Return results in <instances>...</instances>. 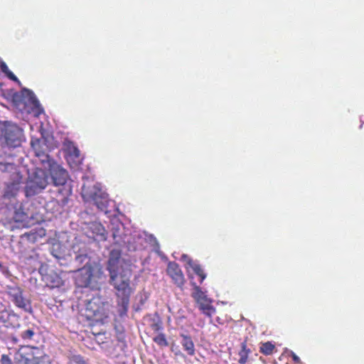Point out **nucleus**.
<instances>
[{
  "mask_svg": "<svg viewBox=\"0 0 364 364\" xmlns=\"http://www.w3.org/2000/svg\"><path fill=\"white\" fill-rule=\"evenodd\" d=\"M120 252L112 250L108 260L107 270L110 277V284L116 289L117 304L122 308V313H127L130 303L132 289L130 287V277L126 274L117 273V262Z\"/></svg>",
  "mask_w": 364,
  "mask_h": 364,
  "instance_id": "obj_1",
  "label": "nucleus"
},
{
  "mask_svg": "<svg viewBox=\"0 0 364 364\" xmlns=\"http://www.w3.org/2000/svg\"><path fill=\"white\" fill-rule=\"evenodd\" d=\"M81 196L85 203H92L98 209L106 210L109 203L108 195L102 191L98 183L92 181L84 183Z\"/></svg>",
  "mask_w": 364,
  "mask_h": 364,
  "instance_id": "obj_2",
  "label": "nucleus"
},
{
  "mask_svg": "<svg viewBox=\"0 0 364 364\" xmlns=\"http://www.w3.org/2000/svg\"><path fill=\"white\" fill-rule=\"evenodd\" d=\"M48 184V176L46 171L37 169L28 178L25 186L26 197L33 196L42 192Z\"/></svg>",
  "mask_w": 364,
  "mask_h": 364,
  "instance_id": "obj_3",
  "label": "nucleus"
},
{
  "mask_svg": "<svg viewBox=\"0 0 364 364\" xmlns=\"http://www.w3.org/2000/svg\"><path fill=\"white\" fill-rule=\"evenodd\" d=\"M6 292L9 299L20 309L26 312L32 311L31 299L23 296V290L18 285H7Z\"/></svg>",
  "mask_w": 364,
  "mask_h": 364,
  "instance_id": "obj_4",
  "label": "nucleus"
},
{
  "mask_svg": "<svg viewBox=\"0 0 364 364\" xmlns=\"http://www.w3.org/2000/svg\"><path fill=\"white\" fill-rule=\"evenodd\" d=\"M193 287L192 297L198 304L199 309L207 316L211 317L215 312V309L212 304V300L205 295V291L195 282H191Z\"/></svg>",
  "mask_w": 364,
  "mask_h": 364,
  "instance_id": "obj_5",
  "label": "nucleus"
},
{
  "mask_svg": "<svg viewBox=\"0 0 364 364\" xmlns=\"http://www.w3.org/2000/svg\"><path fill=\"white\" fill-rule=\"evenodd\" d=\"M16 364H51L50 356L41 352L36 347L20 353Z\"/></svg>",
  "mask_w": 364,
  "mask_h": 364,
  "instance_id": "obj_6",
  "label": "nucleus"
},
{
  "mask_svg": "<svg viewBox=\"0 0 364 364\" xmlns=\"http://www.w3.org/2000/svg\"><path fill=\"white\" fill-rule=\"evenodd\" d=\"M23 130L18 125L7 124L2 129V137L6 146L16 147L21 143Z\"/></svg>",
  "mask_w": 364,
  "mask_h": 364,
  "instance_id": "obj_7",
  "label": "nucleus"
},
{
  "mask_svg": "<svg viewBox=\"0 0 364 364\" xmlns=\"http://www.w3.org/2000/svg\"><path fill=\"white\" fill-rule=\"evenodd\" d=\"M85 315L93 321H102L104 317L107 316L105 304L99 298L91 299L86 304Z\"/></svg>",
  "mask_w": 364,
  "mask_h": 364,
  "instance_id": "obj_8",
  "label": "nucleus"
},
{
  "mask_svg": "<svg viewBox=\"0 0 364 364\" xmlns=\"http://www.w3.org/2000/svg\"><path fill=\"white\" fill-rule=\"evenodd\" d=\"M19 316L12 312L6 310L0 312V336H4L8 328H15L19 327Z\"/></svg>",
  "mask_w": 364,
  "mask_h": 364,
  "instance_id": "obj_9",
  "label": "nucleus"
},
{
  "mask_svg": "<svg viewBox=\"0 0 364 364\" xmlns=\"http://www.w3.org/2000/svg\"><path fill=\"white\" fill-rule=\"evenodd\" d=\"M66 160L73 168L78 167L81 164L82 157L80 151L75 144L70 141L65 143Z\"/></svg>",
  "mask_w": 364,
  "mask_h": 364,
  "instance_id": "obj_10",
  "label": "nucleus"
},
{
  "mask_svg": "<svg viewBox=\"0 0 364 364\" xmlns=\"http://www.w3.org/2000/svg\"><path fill=\"white\" fill-rule=\"evenodd\" d=\"M48 171L54 186H58L66 184L69 178L68 173L66 169L56 163H54L53 166L48 168Z\"/></svg>",
  "mask_w": 364,
  "mask_h": 364,
  "instance_id": "obj_11",
  "label": "nucleus"
},
{
  "mask_svg": "<svg viewBox=\"0 0 364 364\" xmlns=\"http://www.w3.org/2000/svg\"><path fill=\"white\" fill-rule=\"evenodd\" d=\"M166 273L172 279L173 282L182 289L186 280L183 274L180 269V265L176 262H169L166 267Z\"/></svg>",
  "mask_w": 364,
  "mask_h": 364,
  "instance_id": "obj_12",
  "label": "nucleus"
},
{
  "mask_svg": "<svg viewBox=\"0 0 364 364\" xmlns=\"http://www.w3.org/2000/svg\"><path fill=\"white\" fill-rule=\"evenodd\" d=\"M92 272L91 265H85L82 268L78 269V273L75 277L77 285L80 287H89L92 283Z\"/></svg>",
  "mask_w": 364,
  "mask_h": 364,
  "instance_id": "obj_13",
  "label": "nucleus"
},
{
  "mask_svg": "<svg viewBox=\"0 0 364 364\" xmlns=\"http://www.w3.org/2000/svg\"><path fill=\"white\" fill-rule=\"evenodd\" d=\"M90 232L91 235L89 236L93 237L95 241H106L107 232L105 226L100 223H92L90 226Z\"/></svg>",
  "mask_w": 364,
  "mask_h": 364,
  "instance_id": "obj_14",
  "label": "nucleus"
},
{
  "mask_svg": "<svg viewBox=\"0 0 364 364\" xmlns=\"http://www.w3.org/2000/svg\"><path fill=\"white\" fill-rule=\"evenodd\" d=\"M21 178L6 184L4 190V198H10L18 195L20 190Z\"/></svg>",
  "mask_w": 364,
  "mask_h": 364,
  "instance_id": "obj_15",
  "label": "nucleus"
},
{
  "mask_svg": "<svg viewBox=\"0 0 364 364\" xmlns=\"http://www.w3.org/2000/svg\"><path fill=\"white\" fill-rule=\"evenodd\" d=\"M45 280L47 286L50 288L60 287L63 285V280L62 278L54 272L48 274L45 277Z\"/></svg>",
  "mask_w": 364,
  "mask_h": 364,
  "instance_id": "obj_16",
  "label": "nucleus"
},
{
  "mask_svg": "<svg viewBox=\"0 0 364 364\" xmlns=\"http://www.w3.org/2000/svg\"><path fill=\"white\" fill-rule=\"evenodd\" d=\"M181 344L183 350L188 355H193L195 354V347L192 338L184 334H181Z\"/></svg>",
  "mask_w": 364,
  "mask_h": 364,
  "instance_id": "obj_17",
  "label": "nucleus"
},
{
  "mask_svg": "<svg viewBox=\"0 0 364 364\" xmlns=\"http://www.w3.org/2000/svg\"><path fill=\"white\" fill-rule=\"evenodd\" d=\"M28 218V216L24 211L22 204L16 203L13 220L16 223H24L27 221Z\"/></svg>",
  "mask_w": 364,
  "mask_h": 364,
  "instance_id": "obj_18",
  "label": "nucleus"
},
{
  "mask_svg": "<svg viewBox=\"0 0 364 364\" xmlns=\"http://www.w3.org/2000/svg\"><path fill=\"white\" fill-rule=\"evenodd\" d=\"M188 264L191 267L193 272L200 277L199 283L200 284H202L206 277V274L204 269H203L200 264L193 262L192 260H190Z\"/></svg>",
  "mask_w": 364,
  "mask_h": 364,
  "instance_id": "obj_19",
  "label": "nucleus"
},
{
  "mask_svg": "<svg viewBox=\"0 0 364 364\" xmlns=\"http://www.w3.org/2000/svg\"><path fill=\"white\" fill-rule=\"evenodd\" d=\"M251 353V350L247 348L246 341H244L241 343V349L239 351L240 358L238 360V363L240 364H246L248 360L249 355Z\"/></svg>",
  "mask_w": 364,
  "mask_h": 364,
  "instance_id": "obj_20",
  "label": "nucleus"
},
{
  "mask_svg": "<svg viewBox=\"0 0 364 364\" xmlns=\"http://www.w3.org/2000/svg\"><path fill=\"white\" fill-rule=\"evenodd\" d=\"M37 157L40 159L41 166L46 169H48L55 163L54 159L46 154L45 151H43Z\"/></svg>",
  "mask_w": 364,
  "mask_h": 364,
  "instance_id": "obj_21",
  "label": "nucleus"
},
{
  "mask_svg": "<svg viewBox=\"0 0 364 364\" xmlns=\"http://www.w3.org/2000/svg\"><path fill=\"white\" fill-rule=\"evenodd\" d=\"M275 350V345L271 341L261 343L259 346V352L265 355H272Z\"/></svg>",
  "mask_w": 364,
  "mask_h": 364,
  "instance_id": "obj_22",
  "label": "nucleus"
},
{
  "mask_svg": "<svg viewBox=\"0 0 364 364\" xmlns=\"http://www.w3.org/2000/svg\"><path fill=\"white\" fill-rule=\"evenodd\" d=\"M67 364H89V363L81 355L73 354L68 356Z\"/></svg>",
  "mask_w": 364,
  "mask_h": 364,
  "instance_id": "obj_23",
  "label": "nucleus"
},
{
  "mask_svg": "<svg viewBox=\"0 0 364 364\" xmlns=\"http://www.w3.org/2000/svg\"><path fill=\"white\" fill-rule=\"evenodd\" d=\"M153 340L160 348H166L168 345V341L164 333H158Z\"/></svg>",
  "mask_w": 364,
  "mask_h": 364,
  "instance_id": "obj_24",
  "label": "nucleus"
},
{
  "mask_svg": "<svg viewBox=\"0 0 364 364\" xmlns=\"http://www.w3.org/2000/svg\"><path fill=\"white\" fill-rule=\"evenodd\" d=\"M1 70L3 73H5L6 76L12 80L14 82H18V78L14 75V74L9 70V67L6 64L5 62H2L0 65Z\"/></svg>",
  "mask_w": 364,
  "mask_h": 364,
  "instance_id": "obj_25",
  "label": "nucleus"
},
{
  "mask_svg": "<svg viewBox=\"0 0 364 364\" xmlns=\"http://www.w3.org/2000/svg\"><path fill=\"white\" fill-rule=\"evenodd\" d=\"M31 145L36 156L44 151L42 149V141L40 139L31 141Z\"/></svg>",
  "mask_w": 364,
  "mask_h": 364,
  "instance_id": "obj_26",
  "label": "nucleus"
},
{
  "mask_svg": "<svg viewBox=\"0 0 364 364\" xmlns=\"http://www.w3.org/2000/svg\"><path fill=\"white\" fill-rule=\"evenodd\" d=\"M35 335V331L33 328H28L22 331L20 333L21 338L24 341L31 340Z\"/></svg>",
  "mask_w": 364,
  "mask_h": 364,
  "instance_id": "obj_27",
  "label": "nucleus"
},
{
  "mask_svg": "<svg viewBox=\"0 0 364 364\" xmlns=\"http://www.w3.org/2000/svg\"><path fill=\"white\" fill-rule=\"evenodd\" d=\"M186 321V317L183 315H178L176 317V323L178 326H183V325Z\"/></svg>",
  "mask_w": 364,
  "mask_h": 364,
  "instance_id": "obj_28",
  "label": "nucleus"
},
{
  "mask_svg": "<svg viewBox=\"0 0 364 364\" xmlns=\"http://www.w3.org/2000/svg\"><path fill=\"white\" fill-rule=\"evenodd\" d=\"M151 327L156 332L160 331L163 328L162 323L160 321L152 323Z\"/></svg>",
  "mask_w": 364,
  "mask_h": 364,
  "instance_id": "obj_29",
  "label": "nucleus"
},
{
  "mask_svg": "<svg viewBox=\"0 0 364 364\" xmlns=\"http://www.w3.org/2000/svg\"><path fill=\"white\" fill-rule=\"evenodd\" d=\"M1 364H12V361L8 355L3 354L1 358Z\"/></svg>",
  "mask_w": 364,
  "mask_h": 364,
  "instance_id": "obj_30",
  "label": "nucleus"
},
{
  "mask_svg": "<svg viewBox=\"0 0 364 364\" xmlns=\"http://www.w3.org/2000/svg\"><path fill=\"white\" fill-rule=\"evenodd\" d=\"M87 259V255H80L76 256V257H75V261H76L78 264H82V263H83V262H84Z\"/></svg>",
  "mask_w": 364,
  "mask_h": 364,
  "instance_id": "obj_31",
  "label": "nucleus"
},
{
  "mask_svg": "<svg viewBox=\"0 0 364 364\" xmlns=\"http://www.w3.org/2000/svg\"><path fill=\"white\" fill-rule=\"evenodd\" d=\"M113 237L114 239L115 243L120 244V235L118 234L117 230L114 231L112 233Z\"/></svg>",
  "mask_w": 364,
  "mask_h": 364,
  "instance_id": "obj_32",
  "label": "nucleus"
},
{
  "mask_svg": "<svg viewBox=\"0 0 364 364\" xmlns=\"http://www.w3.org/2000/svg\"><path fill=\"white\" fill-rule=\"evenodd\" d=\"M291 357L293 358V361L294 363L296 364H301V360L298 355H296L295 353H292Z\"/></svg>",
  "mask_w": 364,
  "mask_h": 364,
  "instance_id": "obj_33",
  "label": "nucleus"
},
{
  "mask_svg": "<svg viewBox=\"0 0 364 364\" xmlns=\"http://www.w3.org/2000/svg\"><path fill=\"white\" fill-rule=\"evenodd\" d=\"M117 337L119 341H122V342L124 341V332H117Z\"/></svg>",
  "mask_w": 364,
  "mask_h": 364,
  "instance_id": "obj_34",
  "label": "nucleus"
},
{
  "mask_svg": "<svg viewBox=\"0 0 364 364\" xmlns=\"http://www.w3.org/2000/svg\"><path fill=\"white\" fill-rule=\"evenodd\" d=\"M23 92H27L28 95L30 96L31 97H33V93L32 91H31L30 90L28 89H24L23 90Z\"/></svg>",
  "mask_w": 364,
  "mask_h": 364,
  "instance_id": "obj_35",
  "label": "nucleus"
},
{
  "mask_svg": "<svg viewBox=\"0 0 364 364\" xmlns=\"http://www.w3.org/2000/svg\"><path fill=\"white\" fill-rule=\"evenodd\" d=\"M67 192H68V194H70V193H71V190H70V189H68V190L67 191Z\"/></svg>",
  "mask_w": 364,
  "mask_h": 364,
  "instance_id": "obj_36",
  "label": "nucleus"
},
{
  "mask_svg": "<svg viewBox=\"0 0 364 364\" xmlns=\"http://www.w3.org/2000/svg\"><path fill=\"white\" fill-rule=\"evenodd\" d=\"M2 268V264L0 262V269Z\"/></svg>",
  "mask_w": 364,
  "mask_h": 364,
  "instance_id": "obj_37",
  "label": "nucleus"
}]
</instances>
